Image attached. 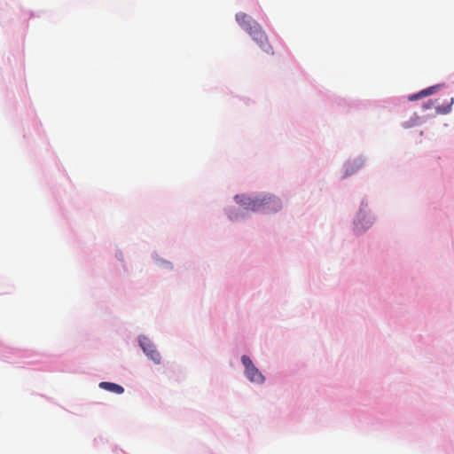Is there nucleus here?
Returning a JSON list of instances; mask_svg holds the SVG:
<instances>
[{"instance_id": "0eeeda50", "label": "nucleus", "mask_w": 454, "mask_h": 454, "mask_svg": "<svg viewBox=\"0 0 454 454\" xmlns=\"http://www.w3.org/2000/svg\"><path fill=\"white\" fill-rule=\"evenodd\" d=\"M99 387L110 392H114L118 395H121L124 392V388L121 385L113 382H100Z\"/></svg>"}, {"instance_id": "423d86ee", "label": "nucleus", "mask_w": 454, "mask_h": 454, "mask_svg": "<svg viewBox=\"0 0 454 454\" xmlns=\"http://www.w3.org/2000/svg\"><path fill=\"white\" fill-rule=\"evenodd\" d=\"M236 20L239 23V25L247 32H249L251 30L253 25L257 24V22L254 20L252 17L244 12L237 13Z\"/></svg>"}, {"instance_id": "6e6552de", "label": "nucleus", "mask_w": 454, "mask_h": 454, "mask_svg": "<svg viewBox=\"0 0 454 454\" xmlns=\"http://www.w3.org/2000/svg\"><path fill=\"white\" fill-rule=\"evenodd\" d=\"M442 85L441 84H438V85H434V86H431L429 88H427L425 90H421V94L423 97H427V96H429L434 92L437 91V90L441 87Z\"/></svg>"}, {"instance_id": "f257e3e1", "label": "nucleus", "mask_w": 454, "mask_h": 454, "mask_svg": "<svg viewBox=\"0 0 454 454\" xmlns=\"http://www.w3.org/2000/svg\"><path fill=\"white\" fill-rule=\"evenodd\" d=\"M247 33L264 52L270 55L274 54L273 48L269 43V40L265 32L258 23L253 25L251 30Z\"/></svg>"}, {"instance_id": "39448f33", "label": "nucleus", "mask_w": 454, "mask_h": 454, "mask_svg": "<svg viewBox=\"0 0 454 454\" xmlns=\"http://www.w3.org/2000/svg\"><path fill=\"white\" fill-rule=\"evenodd\" d=\"M262 211L271 213L277 212L282 207V202L280 199L274 195H262Z\"/></svg>"}, {"instance_id": "7ed1b4c3", "label": "nucleus", "mask_w": 454, "mask_h": 454, "mask_svg": "<svg viewBox=\"0 0 454 454\" xmlns=\"http://www.w3.org/2000/svg\"><path fill=\"white\" fill-rule=\"evenodd\" d=\"M235 200L238 204H240L245 209L252 211H262V195L254 198L247 197L245 195H236Z\"/></svg>"}, {"instance_id": "20e7f679", "label": "nucleus", "mask_w": 454, "mask_h": 454, "mask_svg": "<svg viewBox=\"0 0 454 454\" xmlns=\"http://www.w3.org/2000/svg\"><path fill=\"white\" fill-rule=\"evenodd\" d=\"M139 345L148 358L153 360L157 364L160 363V353L147 337L141 336L139 338Z\"/></svg>"}, {"instance_id": "1a4fd4ad", "label": "nucleus", "mask_w": 454, "mask_h": 454, "mask_svg": "<svg viewBox=\"0 0 454 454\" xmlns=\"http://www.w3.org/2000/svg\"><path fill=\"white\" fill-rule=\"evenodd\" d=\"M420 98H423L422 94H421V91H419V93H416V94H413L411 96L409 97V99L411 101H414V100H417Z\"/></svg>"}, {"instance_id": "f03ea898", "label": "nucleus", "mask_w": 454, "mask_h": 454, "mask_svg": "<svg viewBox=\"0 0 454 454\" xmlns=\"http://www.w3.org/2000/svg\"><path fill=\"white\" fill-rule=\"evenodd\" d=\"M242 364L245 367L246 376L251 382L262 384L264 382V377L260 371L254 366L252 360L246 355L241 357Z\"/></svg>"}]
</instances>
